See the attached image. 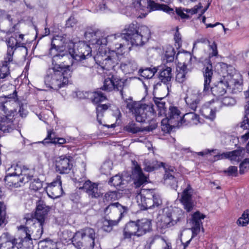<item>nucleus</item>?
Instances as JSON below:
<instances>
[{
  "instance_id": "1",
  "label": "nucleus",
  "mask_w": 249,
  "mask_h": 249,
  "mask_svg": "<svg viewBox=\"0 0 249 249\" xmlns=\"http://www.w3.org/2000/svg\"><path fill=\"white\" fill-rule=\"evenodd\" d=\"M99 33L86 32L85 36L87 38L91 36L89 41L95 46L98 49H103L104 46L108 45L118 53H124L125 47L124 42H130L132 45L142 46L148 41L151 36L149 29L146 26H139L138 23L133 22L125 25L124 33L110 35L106 37L97 38Z\"/></svg>"
},
{
  "instance_id": "2",
  "label": "nucleus",
  "mask_w": 249,
  "mask_h": 249,
  "mask_svg": "<svg viewBox=\"0 0 249 249\" xmlns=\"http://www.w3.org/2000/svg\"><path fill=\"white\" fill-rule=\"evenodd\" d=\"M50 210V207L47 206L44 201L39 200L37 202L35 213L25 215L26 225L31 226L30 228L32 229V233L35 240H38L41 237L45 220Z\"/></svg>"
},
{
  "instance_id": "3",
  "label": "nucleus",
  "mask_w": 249,
  "mask_h": 249,
  "mask_svg": "<svg viewBox=\"0 0 249 249\" xmlns=\"http://www.w3.org/2000/svg\"><path fill=\"white\" fill-rule=\"evenodd\" d=\"M71 72L65 67L55 64L47 71L44 82L46 86L55 90L65 87L69 83Z\"/></svg>"
},
{
  "instance_id": "4",
  "label": "nucleus",
  "mask_w": 249,
  "mask_h": 249,
  "mask_svg": "<svg viewBox=\"0 0 249 249\" xmlns=\"http://www.w3.org/2000/svg\"><path fill=\"white\" fill-rule=\"evenodd\" d=\"M123 53H118L114 51H103L102 49H98V53L94 57L96 63L105 73L107 71H116L119 62Z\"/></svg>"
},
{
  "instance_id": "5",
  "label": "nucleus",
  "mask_w": 249,
  "mask_h": 249,
  "mask_svg": "<svg viewBox=\"0 0 249 249\" xmlns=\"http://www.w3.org/2000/svg\"><path fill=\"white\" fill-rule=\"evenodd\" d=\"M69 233L67 231L64 235ZM70 238L72 244L77 249H93L94 246L95 231L90 228H86L77 231L74 234L70 232Z\"/></svg>"
},
{
  "instance_id": "6",
  "label": "nucleus",
  "mask_w": 249,
  "mask_h": 249,
  "mask_svg": "<svg viewBox=\"0 0 249 249\" xmlns=\"http://www.w3.org/2000/svg\"><path fill=\"white\" fill-rule=\"evenodd\" d=\"M220 70H218L219 74L222 77H226L228 81L229 93H236L240 92L242 89V82L237 78L238 74H236L235 69L231 65H228L224 63L218 64Z\"/></svg>"
},
{
  "instance_id": "7",
  "label": "nucleus",
  "mask_w": 249,
  "mask_h": 249,
  "mask_svg": "<svg viewBox=\"0 0 249 249\" xmlns=\"http://www.w3.org/2000/svg\"><path fill=\"white\" fill-rule=\"evenodd\" d=\"M12 22H13V19ZM10 24H14L12 29L9 32L13 33L9 37L6 39L5 42L7 45L6 59L9 60H13V57L15 51L18 48H26V42L24 38V35L20 34L19 32H15L16 27L18 25V23L15 24L13 22L10 23Z\"/></svg>"
},
{
  "instance_id": "8",
  "label": "nucleus",
  "mask_w": 249,
  "mask_h": 249,
  "mask_svg": "<svg viewBox=\"0 0 249 249\" xmlns=\"http://www.w3.org/2000/svg\"><path fill=\"white\" fill-rule=\"evenodd\" d=\"M136 199L142 210L157 207L162 203L160 196L153 190L141 189L137 192Z\"/></svg>"
},
{
  "instance_id": "9",
  "label": "nucleus",
  "mask_w": 249,
  "mask_h": 249,
  "mask_svg": "<svg viewBox=\"0 0 249 249\" xmlns=\"http://www.w3.org/2000/svg\"><path fill=\"white\" fill-rule=\"evenodd\" d=\"M143 165L144 166V169L147 172H151L156 169H158L160 167H162L165 170V174L164 176V179L167 181L168 183H171V187L173 189H176L178 187L177 181L175 178L174 174V167L173 166H169L163 162H159L157 160H145L143 161Z\"/></svg>"
},
{
  "instance_id": "10",
  "label": "nucleus",
  "mask_w": 249,
  "mask_h": 249,
  "mask_svg": "<svg viewBox=\"0 0 249 249\" xmlns=\"http://www.w3.org/2000/svg\"><path fill=\"white\" fill-rule=\"evenodd\" d=\"M126 107L134 115L136 120L139 123L145 122L151 116H154L153 106L142 104L139 102H130L127 104Z\"/></svg>"
},
{
  "instance_id": "11",
  "label": "nucleus",
  "mask_w": 249,
  "mask_h": 249,
  "mask_svg": "<svg viewBox=\"0 0 249 249\" xmlns=\"http://www.w3.org/2000/svg\"><path fill=\"white\" fill-rule=\"evenodd\" d=\"M165 116L166 119L161 121V129L164 132H169L173 127H179L181 126L182 117L178 107L170 106L168 114H166Z\"/></svg>"
},
{
  "instance_id": "12",
  "label": "nucleus",
  "mask_w": 249,
  "mask_h": 249,
  "mask_svg": "<svg viewBox=\"0 0 249 249\" xmlns=\"http://www.w3.org/2000/svg\"><path fill=\"white\" fill-rule=\"evenodd\" d=\"M91 48L84 42H79L76 48L70 52L72 58L77 61L78 65L81 66L89 67V59L91 56Z\"/></svg>"
},
{
  "instance_id": "13",
  "label": "nucleus",
  "mask_w": 249,
  "mask_h": 249,
  "mask_svg": "<svg viewBox=\"0 0 249 249\" xmlns=\"http://www.w3.org/2000/svg\"><path fill=\"white\" fill-rule=\"evenodd\" d=\"M85 165H83V171L79 176L76 175L75 179L77 181L76 182L77 187L80 190H83L86 192L89 197L91 198H98L101 195V192L98 188V184L91 182L89 180H86Z\"/></svg>"
},
{
  "instance_id": "14",
  "label": "nucleus",
  "mask_w": 249,
  "mask_h": 249,
  "mask_svg": "<svg viewBox=\"0 0 249 249\" xmlns=\"http://www.w3.org/2000/svg\"><path fill=\"white\" fill-rule=\"evenodd\" d=\"M208 42L209 43V48L211 52L209 54V59L206 60V63H207V65H205L203 71L204 78L203 91L205 92L209 91L210 83L213 75V67L211 59L213 57L218 55L217 47L216 43L214 41L211 43L209 40H208Z\"/></svg>"
},
{
  "instance_id": "15",
  "label": "nucleus",
  "mask_w": 249,
  "mask_h": 249,
  "mask_svg": "<svg viewBox=\"0 0 249 249\" xmlns=\"http://www.w3.org/2000/svg\"><path fill=\"white\" fill-rule=\"evenodd\" d=\"M31 171L25 166L21 167L18 165H12L6 171V176L9 177L16 176H24L19 178V181L28 182L32 180L33 176L31 174Z\"/></svg>"
},
{
  "instance_id": "16",
  "label": "nucleus",
  "mask_w": 249,
  "mask_h": 249,
  "mask_svg": "<svg viewBox=\"0 0 249 249\" xmlns=\"http://www.w3.org/2000/svg\"><path fill=\"white\" fill-rule=\"evenodd\" d=\"M135 7L142 15H139V17L142 18L145 17L148 13L152 11L160 10L161 4L156 3L152 0H149L147 1L145 0H140L135 3Z\"/></svg>"
},
{
  "instance_id": "17",
  "label": "nucleus",
  "mask_w": 249,
  "mask_h": 249,
  "mask_svg": "<svg viewBox=\"0 0 249 249\" xmlns=\"http://www.w3.org/2000/svg\"><path fill=\"white\" fill-rule=\"evenodd\" d=\"M193 189L189 183L186 184L180 195V201L187 212L192 211L195 206L193 200Z\"/></svg>"
},
{
  "instance_id": "18",
  "label": "nucleus",
  "mask_w": 249,
  "mask_h": 249,
  "mask_svg": "<svg viewBox=\"0 0 249 249\" xmlns=\"http://www.w3.org/2000/svg\"><path fill=\"white\" fill-rule=\"evenodd\" d=\"M61 177L57 176L53 181L48 183L46 187V192L48 196L53 199L60 197L63 193Z\"/></svg>"
},
{
  "instance_id": "19",
  "label": "nucleus",
  "mask_w": 249,
  "mask_h": 249,
  "mask_svg": "<svg viewBox=\"0 0 249 249\" xmlns=\"http://www.w3.org/2000/svg\"><path fill=\"white\" fill-rule=\"evenodd\" d=\"M72 167V158L65 155L58 158L56 160L55 169L60 174H68Z\"/></svg>"
},
{
  "instance_id": "20",
  "label": "nucleus",
  "mask_w": 249,
  "mask_h": 249,
  "mask_svg": "<svg viewBox=\"0 0 249 249\" xmlns=\"http://www.w3.org/2000/svg\"><path fill=\"white\" fill-rule=\"evenodd\" d=\"M57 39H52L51 47L49 50V54L52 57V64L54 66L55 62L66 56L64 49L60 46V44L58 43Z\"/></svg>"
},
{
  "instance_id": "21",
  "label": "nucleus",
  "mask_w": 249,
  "mask_h": 249,
  "mask_svg": "<svg viewBox=\"0 0 249 249\" xmlns=\"http://www.w3.org/2000/svg\"><path fill=\"white\" fill-rule=\"evenodd\" d=\"M205 215L199 211L194 213L192 215L191 224L192 227L191 230L192 232V238H194L198 234L201 227H202V220L205 218Z\"/></svg>"
},
{
  "instance_id": "22",
  "label": "nucleus",
  "mask_w": 249,
  "mask_h": 249,
  "mask_svg": "<svg viewBox=\"0 0 249 249\" xmlns=\"http://www.w3.org/2000/svg\"><path fill=\"white\" fill-rule=\"evenodd\" d=\"M137 221H130L127 223L123 231L122 239L131 240L134 236L139 237Z\"/></svg>"
},
{
  "instance_id": "23",
  "label": "nucleus",
  "mask_w": 249,
  "mask_h": 249,
  "mask_svg": "<svg viewBox=\"0 0 249 249\" xmlns=\"http://www.w3.org/2000/svg\"><path fill=\"white\" fill-rule=\"evenodd\" d=\"M223 78L222 80L211 88V92L214 96L220 97L226 93H229L228 81L226 79V77Z\"/></svg>"
},
{
  "instance_id": "24",
  "label": "nucleus",
  "mask_w": 249,
  "mask_h": 249,
  "mask_svg": "<svg viewBox=\"0 0 249 249\" xmlns=\"http://www.w3.org/2000/svg\"><path fill=\"white\" fill-rule=\"evenodd\" d=\"M19 230H22L26 236L18 245V249H32L31 245H29L32 239L35 240L32 233V229H29L26 226H21L19 228Z\"/></svg>"
},
{
  "instance_id": "25",
  "label": "nucleus",
  "mask_w": 249,
  "mask_h": 249,
  "mask_svg": "<svg viewBox=\"0 0 249 249\" xmlns=\"http://www.w3.org/2000/svg\"><path fill=\"white\" fill-rule=\"evenodd\" d=\"M132 176L134 180V184L135 187L136 188L140 187L142 185L148 182L147 177L144 175L141 168L138 165L135 166Z\"/></svg>"
},
{
  "instance_id": "26",
  "label": "nucleus",
  "mask_w": 249,
  "mask_h": 249,
  "mask_svg": "<svg viewBox=\"0 0 249 249\" xmlns=\"http://www.w3.org/2000/svg\"><path fill=\"white\" fill-rule=\"evenodd\" d=\"M153 101L155 106L153 105L151 106H153L154 109V115H157L159 117L165 116L167 107L164 98L154 97Z\"/></svg>"
},
{
  "instance_id": "27",
  "label": "nucleus",
  "mask_w": 249,
  "mask_h": 249,
  "mask_svg": "<svg viewBox=\"0 0 249 249\" xmlns=\"http://www.w3.org/2000/svg\"><path fill=\"white\" fill-rule=\"evenodd\" d=\"M201 123L199 116L191 112L185 114L181 120V126H192Z\"/></svg>"
},
{
  "instance_id": "28",
  "label": "nucleus",
  "mask_w": 249,
  "mask_h": 249,
  "mask_svg": "<svg viewBox=\"0 0 249 249\" xmlns=\"http://www.w3.org/2000/svg\"><path fill=\"white\" fill-rule=\"evenodd\" d=\"M158 77L161 82L169 84L172 78V69L169 66H161L157 68Z\"/></svg>"
},
{
  "instance_id": "29",
  "label": "nucleus",
  "mask_w": 249,
  "mask_h": 249,
  "mask_svg": "<svg viewBox=\"0 0 249 249\" xmlns=\"http://www.w3.org/2000/svg\"><path fill=\"white\" fill-rule=\"evenodd\" d=\"M175 225L181 221L184 217V213L180 208L176 207L165 208Z\"/></svg>"
},
{
  "instance_id": "30",
  "label": "nucleus",
  "mask_w": 249,
  "mask_h": 249,
  "mask_svg": "<svg viewBox=\"0 0 249 249\" xmlns=\"http://www.w3.org/2000/svg\"><path fill=\"white\" fill-rule=\"evenodd\" d=\"M120 68L122 71L126 74L133 73L137 70L138 66L134 60L127 58L121 63Z\"/></svg>"
},
{
  "instance_id": "31",
  "label": "nucleus",
  "mask_w": 249,
  "mask_h": 249,
  "mask_svg": "<svg viewBox=\"0 0 249 249\" xmlns=\"http://www.w3.org/2000/svg\"><path fill=\"white\" fill-rule=\"evenodd\" d=\"M17 243V239L10 237L7 233L0 237V249H13Z\"/></svg>"
},
{
  "instance_id": "32",
  "label": "nucleus",
  "mask_w": 249,
  "mask_h": 249,
  "mask_svg": "<svg viewBox=\"0 0 249 249\" xmlns=\"http://www.w3.org/2000/svg\"><path fill=\"white\" fill-rule=\"evenodd\" d=\"M139 237L152 231V223L149 219L144 218L136 221Z\"/></svg>"
},
{
  "instance_id": "33",
  "label": "nucleus",
  "mask_w": 249,
  "mask_h": 249,
  "mask_svg": "<svg viewBox=\"0 0 249 249\" xmlns=\"http://www.w3.org/2000/svg\"><path fill=\"white\" fill-rule=\"evenodd\" d=\"M245 115L243 121L241 123L240 127L244 129H249V101L245 106ZM249 139V131L242 135L241 138V141L243 142H246Z\"/></svg>"
},
{
  "instance_id": "34",
  "label": "nucleus",
  "mask_w": 249,
  "mask_h": 249,
  "mask_svg": "<svg viewBox=\"0 0 249 249\" xmlns=\"http://www.w3.org/2000/svg\"><path fill=\"white\" fill-rule=\"evenodd\" d=\"M85 97L90 100L91 102L94 104H97L106 100V97L101 91L94 92H86Z\"/></svg>"
},
{
  "instance_id": "35",
  "label": "nucleus",
  "mask_w": 249,
  "mask_h": 249,
  "mask_svg": "<svg viewBox=\"0 0 249 249\" xmlns=\"http://www.w3.org/2000/svg\"><path fill=\"white\" fill-rule=\"evenodd\" d=\"M188 71L187 65L184 63L179 64L177 67L176 80L179 83H182L187 79L186 74Z\"/></svg>"
},
{
  "instance_id": "36",
  "label": "nucleus",
  "mask_w": 249,
  "mask_h": 249,
  "mask_svg": "<svg viewBox=\"0 0 249 249\" xmlns=\"http://www.w3.org/2000/svg\"><path fill=\"white\" fill-rule=\"evenodd\" d=\"M158 225L162 229L170 228L175 225L170 215L168 214V212L165 208L163 209V214L160 220L158 223Z\"/></svg>"
},
{
  "instance_id": "37",
  "label": "nucleus",
  "mask_w": 249,
  "mask_h": 249,
  "mask_svg": "<svg viewBox=\"0 0 249 249\" xmlns=\"http://www.w3.org/2000/svg\"><path fill=\"white\" fill-rule=\"evenodd\" d=\"M14 128L13 121L7 117L0 118V130L3 133L11 132Z\"/></svg>"
},
{
  "instance_id": "38",
  "label": "nucleus",
  "mask_w": 249,
  "mask_h": 249,
  "mask_svg": "<svg viewBox=\"0 0 249 249\" xmlns=\"http://www.w3.org/2000/svg\"><path fill=\"white\" fill-rule=\"evenodd\" d=\"M245 153V150L244 148H240L237 150L229 152L228 159L234 163V162H239L244 158Z\"/></svg>"
},
{
  "instance_id": "39",
  "label": "nucleus",
  "mask_w": 249,
  "mask_h": 249,
  "mask_svg": "<svg viewBox=\"0 0 249 249\" xmlns=\"http://www.w3.org/2000/svg\"><path fill=\"white\" fill-rule=\"evenodd\" d=\"M66 142V140L64 138L55 137L54 134L51 131L48 132L47 137L42 141V143L44 144L52 143L57 144L59 146H61Z\"/></svg>"
},
{
  "instance_id": "40",
  "label": "nucleus",
  "mask_w": 249,
  "mask_h": 249,
  "mask_svg": "<svg viewBox=\"0 0 249 249\" xmlns=\"http://www.w3.org/2000/svg\"><path fill=\"white\" fill-rule=\"evenodd\" d=\"M199 112L205 118L211 120H213L216 116L215 110L212 107H208L206 105L202 107Z\"/></svg>"
},
{
  "instance_id": "41",
  "label": "nucleus",
  "mask_w": 249,
  "mask_h": 249,
  "mask_svg": "<svg viewBox=\"0 0 249 249\" xmlns=\"http://www.w3.org/2000/svg\"><path fill=\"white\" fill-rule=\"evenodd\" d=\"M22 176H16L9 177L5 176L4 181L5 184L9 187L18 188L21 186V183H25L26 182H21L19 181V178Z\"/></svg>"
},
{
  "instance_id": "42",
  "label": "nucleus",
  "mask_w": 249,
  "mask_h": 249,
  "mask_svg": "<svg viewBox=\"0 0 249 249\" xmlns=\"http://www.w3.org/2000/svg\"><path fill=\"white\" fill-rule=\"evenodd\" d=\"M112 78H114L113 85H114V89H116L120 91L123 99L124 97L123 93V89L125 84V81L124 79L121 78L116 74H112Z\"/></svg>"
},
{
  "instance_id": "43",
  "label": "nucleus",
  "mask_w": 249,
  "mask_h": 249,
  "mask_svg": "<svg viewBox=\"0 0 249 249\" xmlns=\"http://www.w3.org/2000/svg\"><path fill=\"white\" fill-rule=\"evenodd\" d=\"M12 60H8L6 59V56H5L3 61L2 62V65L0 67V78L3 79L8 76L9 74V65Z\"/></svg>"
},
{
  "instance_id": "44",
  "label": "nucleus",
  "mask_w": 249,
  "mask_h": 249,
  "mask_svg": "<svg viewBox=\"0 0 249 249\" xmlns=\"http://www.w3.org/2000/svg\"><path fill=\"white\" fill-rule=\"evenodd\" d=\"M6 209L4 203L0 201V226L1 227H4L8 223Z\"/></svg>"
},
{
  "instance_id": "45",
  "label": "nucleus",
  "mask_w": 249,
  "mask_h": 249,
  "mask_svg": "<svg viewBox=\"0 0 249 249\" xmlns=\"http://www.w3.org/2000/svg\"><path fill=\"white\" fill-rule=\"evenodd\" d=\"M53 115V112L49 108L43 109L37 115L38 118L47 124H49V121L52 119Z\"/></svg>"
},
{
  "instance_id": "46",
  "label": "nucleus",
  "mask_w": 249,
  "mask_h": 249,
  "mask_svg": "<svg viewBox=\"0 0 249 249\" xmlns=\"http://www.w3.org/2000/svg\"><path fill=\"white\" fill-rule=\"evenodd\" d=\"M120 220V217L116 220H112L105 219L103 221L102 229L104 231L110 232L112 230V227L118 224Z\"/></svg>"
},
{
  "instance_id": "47",
  "label": "nucleus",
  "mask_w": 249,
  "mask_h": 249,
  "mask_svg": "<svg viewBox=\"0 0 249 249\" xmlns=\"http://www.w3.org/2000/svg\"><path fill=\"white\" fill-rule=\"evenodd\" d=\"M157 72V68L154 67L153 69L146 68L145 69H140L139 73L140 75L145 79H150Z\"/></svg>"
},
{
  "instance_id": "48",
  "label": "nucleus",
  "mask_w": 249,
  "mask_h": 249,
  "mask_svg": "<svg viewBox=\"0 0 249 249\" xmlns=\"http://www.w3.org/2000/svg\"><path fill=\"white\" fill-rule=\"evenodd\" d=\"M119 197L120 195L117 191H108L104 196L103 201L104 202H109L110 201L116 200Z\"/></svg>"
},
{
  "instance_id": "49",
  "label": "nucleus",
  "mask_w": 249,
  "mask_h": 249,
  "mask_svg": "<svg viewBox=\"0 0 249 249\" xmlns=\"http://www.w3.org/2000/svg\"><path fill=\"white\" fill-rule=\"evenodd\" d=\"M238 226L245 227L249 223V210H246L236 222Z\"/></svg>"
},
{
  "instance_id": "50",
  "label": "nucleus",
  "mask_w": 249,
  "mask_h": 249,
  "mask_svg": "<svg viewBox=\"0 0 249 249\" xmlns=\"http://www.w3.org/2000/svg\"><path fill=\"white\" fill-rule=\"evenodd\" d=\"M39 246V249H58L56 243L51 240L42 241Z\"/></svg>"
},
{
  "instance_id": "51",
  "label": "nucleus",
  "mask_w": 249,
  "mask_h": 249,
  "mask_svg": "<svg viewBox=\"0 0 249 249\" xmlns=\"http://www.w3.org/2000/svg\"><path fill=\"white\" fill-rule=\"evenodd\" d=\"M112 74L111 77L106 78L104 82V85L102 89L104 90L110 91L114 89V85H113L114 78H112L113 72L110 73Z\"/></svg>"
},
{
  "instance_id": "52",
  "label": "nucleus",
  "mask_w": 249,
  "mask_h": 249,
  "mask_svg": "<svg viewBox=\"0 0 249 249\" xmlns=\"http://www.w3.org/2000/svg\"><path fill=\"white\" fill-rule=\"evenodd\" d=\"M175 51L171 46H167L165 53V59L167 62H172L174 60Z\"/></svg>"
},
{
  "instance_id": "53",
  "label": "nucleus",
  "mask_w": 249,
  "mask_h": 249,
  "mask_svg": "<svg viewBox=\"0 0 249 249\" xmlns=\"http://www.w3.org/2000/svg\"><path fill=\"white\" fill-rule=\"evenodd\" d=\"M124 181L122 177L120 174H118L110 178L108 181V184L111 186L118 187L123 184Z\"/></svg>"
},
{
  "instance_id": "54",
  "label": "nucleus",
  "mask_w": 249,
  "mask_h": 249,
  "mask_svg": "<svg viewBox=\"0 0 249 249\" xmlns=\"http://www.w3.org/2000/svg\"><path fill=\"white\" fill-rule=\"evenodd\" d=\"M108 108V106L106 104L99 105L96 107L97 120L99 124H102L101 118L103 112Z\"/></svg>"
},
{
  "instance_id": "55",
  "label": "nucleus",
  "mask_w": 249,
  "mask_h": 249,
  "mask_svg": "<svg viewBox=\"0 0 249 249\" xmlns=\"http://www.w3.org/2000/svg\"><path fill=\"white\" fill-rule=\"evenodd\" d=\"M176 14L177 16L182 20L189 19L191 18V16L185 12V8L182 7H176L175 8V14Z\"/></svg>"
},
{
  "instance_id": "56",
  "label": "nucleus",
  "mask_w": 249,
  "mask_h": 249,
  "mask_svg": "<svg viewBox=\"0 0 249 249\" xmlns=\"http://www.w3.org/2000/svg\"><path fill=\"white\" fill-rule=\"evenodd\" d=\"M185 101L188 107L193 111H195L200 104V100L197 98L193 99L187 97Z\"/></svg>"
},
{
  "instance_id": "57",
  "label": "nucleus",
  "mask_w": 249,
  "mask_h": 249,
  "mask_svg": "<svg viewBox=\"0 0 249 249\" xmlns=\"http://www.w3.org/2000/svg\"><path fill=\"white\" fill-rule=\"evenodd\" d=\"M122 206L118 202L111 203L108 205L104 210V213L108 215L112 211H117L120 208H122Z\"/></svg>"
},
{
  "instance_id": "58",
  "label": "nucleus",
  "mask_w": 249,
  "mask_h": 249,
  "mask_svg": "<svg viewBox=\"0 0 249 249\" xmlns=\"http://www.w3.org/2000/svg\"><path fill=\"white\" fill-rule=\"evenodd\" d=\"M125 129L126 131L132 134H136L142 131L141 129L133 123H129L125 126Z\"/></svg>"
},
{
  "instance_id": "59",
  "label": "nucleus",
  "mask_w": 249,
  "mask_h": 249,
  "mask_svg": "<svg viewBox=\"0 0 249 249\" xmlns=\"http://www.w3.org/2000/svg\"><path fill=\"white\" fill-rule=\"evenodd\" d=\"M42 182L38 178H35L30 184V188L35 191L40 190L42 189Z\"/></svg>"
},
{
  "instance_id": "60",
  "label": "nucleus",
  "mask_w": 249,
  "mask_h": 249,
  "mask_svg": "<svg viewBox=\"0 0 249 249\" xmlns=\"http://www.w3.org/2000/svg\"><path fill=\"white\" fill-rule=\"evenodd\" d=\"M249 169V158H246L240 164L239 173L243 174Z\"/></svg>"
},
{
  "instance_id": "61",
  "label": "nucleus",
  "mask_w": 249,
  "mask_h": 249,
  "mask_svg": "<svg viewBox=\"0 0 249 249\" xmlns=\"http://www.w3.org/2000/svg\"><path fill=\"white\" fill-rule=\"evenodd\" d=\"M209 104L211 106V107L215 110V113L219 110L223 106L222 100L219 99L216 100H212L209 102Z\"/></svg>"
},
{
  "instance_id": "62",
  "label": "nucleus",
  "mask_w": 249,
  "mask_h": 249,
  "mask_svg": "<svg viewBox=\"0 0 249 249\" xmlns=\"http://www.w3.org/2000/svg\"><path fill=\"white\" fill-rule=\"evenodd\" d=\"M223 106L224 107H231L236 104V100L231 97H225L221 99Z\"/></svg>"
},
{
  "instance_id": "63",
  "label": "nucleus",
  "mask_w": 249,
  "mask_h": 249,
  "mask_svg": "<svg viewBox=\"0 0 249 249\" xmlns=\"http://www.w3.org/2000/svg\"><path fill=\"white\" fill-rule=\"evenodd\" d=\"M215 152H212L214 154V160H219L224 159H228L229 152H223L222 153H219L217 152L216 149H215Z\"/></svg>"
},
{
  "instance_id": "64",
  "label": "nucleus",
  "mask_w": 249,
  "mask_h": 249,
  "mask_svg": "<svg viewBox=\"0 0 249 249\" xmlns=\"http://www.w3.org/2000/svg\"><path fill=\"white\" fill-rule=\"evenodd\" d=\"M237 167L234 166H231L229 167L227 170L225 171V173H227L228 176L236 177L237 175Z\"/></svg>"
}]
</instances>
